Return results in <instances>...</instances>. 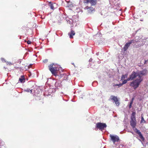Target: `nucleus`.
Masks as SVG:
<instances>
[{
	"label": "nucleus",
	"mask_w": 148,
	"mask_h": 148,
	"mask_svg": "<svg viewBox=\"0 0 148 148\" xmlns=\"http://www.w3.org/2000/svg\"><path fill=\"white\" fill-rule=\"evenodd\" d=\"M135 115L136 112H133L132 114L131 119H136Z\"/></svg>",
	"instance_id": "obj_16"
},
{
	"label": "nucleus",
	"mask_w": 148,
	"mask_h": 148,
	"mask_svg": "<svg viewBox=\"0 0 148 148\" xmlns=\"http://www.w3.org/2000/svg\"><path fill=\"white\" fill-rule=\"evenodd\" d=\"M134 97H133V98H132V100H132V101H134Z\"/></svg>",
	"instance_id": "obj_31"
},
{
	"label": "nucleus",
	"mask_w": 148,
	"mask_h": 148,
	"mask_svg": "<svg viewBox=\"0 0 148 148\" xmlns=\"http://www.w3.org/2000/svg\"><path fill=\"white\" fill-rule=\"evenodd\" d=\"M1 60H2V61L3 62H6V60L2 58Z\"/></svg>",
	"instance_id": "obj_27"
},
{
	"label": "nucleus",
	"mask_w": 148,
	"mask_h": 148,
	"mask_svg": "<svg viewBox=\"0 0 148 148\" xmlns=\"http://www.w3.org/2000/svg\"><path fill=\"white\" fill-rule=\"evenodd\" d=\"M66 73H64L63 74H66Z\"/></svg>",
	"instance_id": "obj_35"
},
{
	"label": "nucleus",
	"mask_w": 148,
	"mask_h": 148,
	"mask_svg": "<svg viewBox=\"0 0 148 148\" xmlns=\"http://www.w3.org/2000/svg\"><path fill=\"white\" fill-rule=\"evenodd\" d=\"M65 75V77H66V79L64 78V80H66V79H67V77H68V76H67V75L65 74V75Z\"/></svg>",
	"instance_id": "obj_30"
},
{
	"label": "nucleus",
	"mask_w": 148,
	"mask_h": 148,
	"mask_svg": "<svg viewBox=\"0 0 148 148\" xmlns=\"http://www.w3.org/2000/svg\"><path fill=\"white\" fill-rule=\"evenodd\" d=\"M19 81L21 83H24L25 82V78L24 75H22L19 78Z\"/></svg>",
	"instance_id": "obj_13"
},
{
	"label": "nucleus",
	"mask_w": 148,
	"mask_h": 148,
	"mask_svg": "<svg viewBox=\"0 0 148 148\" xmlns=\"http://www.w3.org/2000/svg\"><path fill=\"white\" fill-rule=\"evenodd\" d=\"M147 60H145V63H146V62H147Z\"/></svg>",
	"instance_id": "obj_33"
},
{
	"label": "nucleus",
	"mask_w": 148,
	"mask_h": 148,
	"mask_svg": "<svg viewBox=\"0 0 148 148\" xmlns=\"http://www.w3.org/2000/svg\"><path fill=\"white\" fill-rule=\"evenodd\" d=\"M48 61V60L47 59H45L43 60V62L44 63H46Z\"/></svg>",
	"instance_id": "obj_23"
},
{
	"label": "nucleus",
	"mask_w": 148,
	"mask_h": 148,
	"mask_svg": "<svg viewBox=\"0 0 148 148\" xmlns=\"http://www.w3.org/2000/svg\"><path fill=\"white\" fill-rule=\"evenodd\" d=\"M132 74H136V73H135V72H133V73H132Z\"/></svg>",
	"instance_id": "obj_34"
},
{
	"label": "nucleus",
	"mask_w": 148,
	"mask_h": 148,
	"mask_svg": "<svg viewBox=\"0 0 148 148\" xmlns=\"http://www.w3.org/2000/svg\"><path fill=\"white\" fill-rule=\"evenodd\" d=\"M49 4H50V6L51 8V9L53 10L54 9V8L53 5L52 3H51V2H49Z\"/></svg>",
	"instance_id": "obj_18"
},
{
	"label": "nucleus",
	"mask_w": 148,
	"mask_h": 148,
	"mask_svg": "<svg viewBox=\"0 0 148 148\" xmlns=\"http://www.w3.org/2000/svg\"><path fill=\"white\" fill-rule=\"evenodd\" d=\"M135 40H131L129 41L128 42L129 43L130 45L132 43H134L135 42Z\"/></svg>",
	"instance_id": "obj_22"
},
{
	"label": "nucleus",
	"mask_w": 148,
	"mask_h": 148,
	"mask_svg": "<svg viewBox=\"0 0 148 148\" xmlns=\"http://www.w3.org/2000/svg\"><path fill=\"white\" fill-rule=\"evenodd\" d=\"M75 33L74 31L71 30L70 32L68 33V35L69 36V38H73V36L75 35Z\"/></svg>",
	"instance_id": "obj_12"
},
{
	"label": "nucleus",
	"mask_w": 148,
	"mask_h": 148,
	"mask_svg": "<svg viewBox=\"0 0 148 148\" xmlns=\"http://www.w3.org/2000/svg\"><path fill=\"white\" fill-rule=\"evenodd\" d=\"M133 101L131 100L130 102V105H129V108L130 109L132 108V105L133 103Z\"/></svg>",
	"instance_id": "obj_21"
},
{
	"label": "nucleus",
	"mask_w": 148,
	"mask_h": 148,
	"mask_svg": "<svg viewBox=\"0 0 148 148\" xmlns=\"http://www.w3.org/2000/svg\"><path fill=\"white\" fill-rule=\"evenodd\" d=\"M56 77H59V78H60L61 77H62V75H53Z\"/></svg>",
	"instance_id": "obj_17"
},
{
	"label": "nucleus",
	"mask_w": 148,
	"mask_h": 148,
	"mask_svg": "<svg viewBox=\"0 0 148 148\" xmlns=\"http://www.w3.org/2000/svg\"><path fill=\"white\" fill-rule=\"evenodd\" d=\"M130 121V125L133 128H135L136 125V119H131Z\"/></svg>",
	"instance_id": "obj_9"
},
{
	"label": "nucleus",
	"mask_w": 148,
	"mask_h": 148,
	"mask_svg": "<svg viewBox=\"0 0 148 148\" xmlns=\"http://www.w3.org/2000/svg\"><path fill=\"white\" fill-rule=\"evenodd\" d=\"M145 121L144 119L143 118V117L141 116V123H145Z\"/></svg>",
	"instance_id": "obj_20"
},
{
	"label": "nucleus",
	"mask_w": 148,
	"mask_h": 148,
	"mask_svg": "<svg viewBox=\"0 0 148 148\" xmlns=\"http://www.w3.org/2000/svg\"><path fill=\"white\" fill-rule=\"evenodd\" d=\"M136 76L135 77L136 78V79L131 82L130 84V86L133 87L134 89L138 87L140 83L143 80V78L140 75H136Z\"/></svg>",
	"instance_id": "obj_2"
},
{
	"label": "nucleus",
	"mask_w": 148,
	"mask_h": 148,
	"mask_svg": "<svg viewBox=\"0 0 148 148\" xmlns=\"http://www.w3.org/2000/svg\"><path fill=\"white\" fill-rule=\"evenodd\" d=\"M25 91L27 92H30L31 93L32 92V90H30L29 88H27V89L25 90Z\"/></svg>",
	"instance_id": "obj_19"
},
{
	"label": "nucleus",
	"mask_w": 148,
	"mask_h": 148,
	"mask_svg": "<svg viewBox=\"0 0 148 148\" xmlns=\"http://www.w3.org/2000/svg\"><path fill=\"white\" fill-rule=\"evenodd\" d=\"M30 73V74H31V73Z\"/></svg>",
	"instance_id": "obj_36"
},
{
	"label": "nucleus",
	"mask_w": 148,
	"mask_h": 148,
	"mask_svg": "<svg viewBox=\"0 0 148 148\" xmlns=\"http://www.w3.org/2000/svg\"><path fill=\"white\" fill-rule=\"evenodd\" d=\"M135 132L139 136L140 138L143 140H145L144 138L143 137V135L140 132V130H138L137 128H135L134 130Z\"/></svg>",
	"instance_id": "obj_8"
},
{
	"label": "nucleus",
	"mask_w": 148,
	"mask_h": 148,
	"mask_svg": "<svg viewBox=\"0 0 148 148\" xmlns=\"http://www.w3.org/2000/svg\"><path fill=\"white\" fill-rule=\"evenodd\" d=\"M110 137L111 138V140L114 143L115 142H118L119 140V136L116 135H112L110 134Z\"/></svg>",
	"instance_id": "obj_6"
},
{
	"label": "nucleus",
	"mask_w": 148,
	"mask_h": 148,
	"mask_svg": "<svg viewBox=\"0 0 148 148\" xmlns=\"http://www.w3.org/2000/svg\"><path fill=\"white\" fill-rule=\"evenodd\" d=\"M72 64H73L74 66L75 67V68H76V67H77V66H78V65H77L76 66H75V64H74V63H72Z\"/></svg>",
	"instance_id": "obj_29"
},
{
	"label": "nucleus",
	"mask_w": 148,
	"mask_h": 148,
	"mask_svg": "<svg viewBox=\"0 0 148 148\" xmlns=\"http://www.w3.org/2000/svg\"><path fill=\"white\" fill-rule=\"evenodd\" d=\"M97 2V0H85L84 2L85 3H90L91 6L96 5Z\"/></svg>",
	"instance_id": "obj_7"
},
{
	"label": "nucleus",
	"mask_w": 148,
	"mask_h": 148,
	"mask_svg": "<svg viewBox=\"0 0 148 148\" xmlns=\"http://www.w3.org/2000/svg\"><path fill=\"white\" fill-rule=\"evenodd\" d=\"M142 45L141 44H140V45L139 44L138 45H136V47L138 48V47H139L141 46Z\"/></svg>",
	"instance_id": "obj_26"
},
{
	"label": "nucleus",
	"mask_w": 148,
	"mask_h": 148,
	"mask_svg": "<svg viewBox=\"0 0 148 148\" xmlns=\"http://www.w3.org/2000/svg\"><path fill=\"white\" fill-rule=\"evenodd\" d=\"M48 67L49 70L52 74H57L65 72L60 65L57 64L52 63L49 65Z\"/></svg>",
	"instance_id": "obj_1"
},
{
	"label": "nucleus",
	"mask_w": 148,
	"mask_h": 148,
	"mask_svg": "<svg viewBox=\"0 0 148 148\" xmlns=\"http://www.w3.org/2000/svg\"><path fill=\"white\" fill-rule=\"evenodd\" d=\"M110 99L113 101V103H115L116 106H118L120 105V103L119 101V100L116 97L113 95H111L110 97Z\"/></svg>",
	"instance_id": "obj_5"
},
{
	"label": "nucleus",
	"mask_w": 148,
	"mask_h": 148,
	"mask_svg": "<svg viewBox=\"0 0 148 148\" xmlns=\"http://www.w3.org/2000/svg\"><path fill=\"white\" fill-rule=\"evenodd\" d=\"M55 87L56 88L58 89L59 88H61L62 86V85L60 81H58L56 82L55 84Z\"/></svg>",
	"instance_id": "obj_11"
},
{
	"label": "nucleus",
	"mask_w": 148,
	"mask_h": 148,
	"mask_svg": "<svg viewBox=\"0 0 148 148\" xmlns=\"http://www.w3.org/2000/svg\"><path fill=\"white\" fill-rule=\"evenodd\" d=\"M84 9L85 10H87L89 13L92 12L94 10V9L92 7H89L88 6H86L84 8Z\"/></svg>",
	"instance_id": "obj_10"
},
{
	"label": "nucleus",
	"mask_w": 148,
	"mask_h": 148,
	"mask_svg": "<svg viewBox=\"0 0 148 148\" xmlns=\"http://www.w3.org/2000/svg\"><path fill=\"white\" fill-rule=\"evenodd\" d=\"M31 75V74H30V75H29V77H32V75Z\"/></svg>",
	"instance_id": "obj_32"
},
{
	"label": "nucleus",
	"mask_w": 148,
	"mask_h": 148,
	"mask_svg": "<svg viewBox=\"0 0 148 148\" xmlns=\"http://www.w3.org/2000/svg\"><path fill=\"white\" fill-rule=\"evenodd\" d=\"M136 75H130L129 77L127 79L123 80L122 82V83L120 84V86H122L123 84H126L127 81H129L130 80H132L135 78Z\"/></svg>",
	"instance_id": "obj_4"
},
{
	"label": "nucleus",
	"mask_w": 148,
	"mask_h": 148,
	"mask_svg": "<svg viewBox=\"0 0 148 148\" xmlns=\"http://www.w3.org/2000/svg\"><path fill=\"white\" fill-rule=\"evenodd\" d=\"M31 42L30 40H28L27 41V43L28 44H30L31 43Z\"/></svg>",
	"instance_id": "obj_28"
},
{
	"label": "nucleus",
	"mask_w": 148,
	"mask_h": 148,
	"mask_svg": "<svg viewBox=\"0 0 148 148\" xmlns=\"http://www.w3.org/2000/svg\"><path fill=\"white\" fill-rule=\"evenodd\" d=\"M106 127L107 125L105 123H98L96 124L95 129H99L101 131H102L103 130H104Z\"/></svg>",
	"instance_id": "obj_3"
},
{
	"label": "nucleus",
	"mask_w": 148,
	"mask_h": 148,
	"mask_svg": "<svg viewBox=\"0 0 148 148\" xmlns=\"http://www.w3.org/2000/svg\"><path fill=\"white\" fill-rule=\"evenodd\" d=\"M6 62L7 65H10L12 64L10 62Z\"/></svg>",
	"instance_id": "obj_25"
},
{
	"label": "nucleus",
	"mask_w": 148,
	"mask_h": 148,
	"mask_svg": "<svg viewBox=\"0 0 148 148\" xmlns=\"http://www.w3.org/2000/svg\"><path fill=\"white\" fill-rule=\"evenodd\" d=\"M130 45L129 43L128 42L126 43L125 44L124 47L123 48V49L124 51H126L127 49H128Z\"/></svg>",
	"instance_id": "obj_14"
},
{
	"label": "nucleus",
	"mask_w": 148,
	"mask_h": 148,
	"mask_svg": "<svg viewBox=\"0 0 148 148\" xmlns=\"http://www.w3.org/2000/svg\"><path fill=\"white\" fill-rule=\"evenodd\" d=\"M127 75H123L121 78V80L123 81V80H125V79L127 77Z\"/></svg>",
	"instance_id": "obj_15"
},
{
	"label": "nucleus",
	"mask_w": 148,
	"mask_h": 148,
	"mask_svg": "<svg viewBox=\"0 0 148 148\" xmlns=\"http://www.w3.org/2000/svg\"><path fill=\"white\" fill-rule=\"evenodd\" d=\"M120 84H114L113 85V86L115 87V86H118V87H120L121 86H120Z\"/></svg>",
	"instance_id": "obj_24"
}]
</instances>
